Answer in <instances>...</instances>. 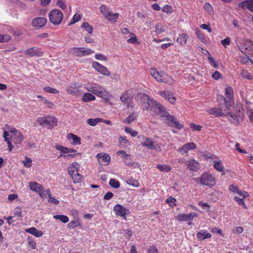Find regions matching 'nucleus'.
I'll return each mask as SVG.
<instances>
[{"mask_svg": "<svg viewBox=\"0 0 253 253\" xmlns=\"http://www.w3.org/2000/svg\"><path fill=\"white\" fill-rule=\"evenodd\" d=\"M139 96L142 101L147 103L149 106H152L157 109L158 110V114L169 126H174L179 130L183 128V126L177 121L176 119L166 112L164 106L158 102L151 99L149 96L144 93H140Z\"/></svg>", "mask_w": 253, "mask_h": 253, "instance_id": "obj_1", "label": "nucleus"}, {"mask_svg": "<svg viewBox=\"0 0 253 253\" xmlns=\"http://www.w3.org/2000/svg\"><path fill=\"white\" fill-rule=\"evenodd\" d=\"M151 76L158 82L163 83L169 85H172L175 83V80L170 75L164 71L159 72L155 68L150 69Z\"/></svg>", "mask_w": 253, "mask_h": 253, "instance_id": "obj_2", "label": "nucleus"}, {"mask_svg": "<svg viewBox=\"0 0 253 253\" xmlns=\"http://www.w3.org/2000/svg\"><path fill=\"white\" fill-rule=\"evenodd\" d=\"M2 130L3 132L6 130L9 134H11L9 137L15 144H20L24 140V136L20 131L11 126L5 124Z\"/></svg>", "mask_w": 253, "mask_h": 253, "instance_id": "obj_3", "label": "nucleus"}, {"mask_svg": "<svg viewBox=\"0 0 253 253\" xmlns=\"http://www.w3.org/2000/svg\"><path fill=\"white\" fill-rule=\"evenodd\" d=\"M194 180L198 184L210 187L214 186L216 184L215 177L209 172L203 173L200 177L195 178Z\"/></svg>", "mask_w": 253, "mask_h": 253, "instance_id": "obj_4", "label": "nucleus"}, {"mask_svg": "<svg viewBox=\"0 0 253 253\" xmlns=\"http://www.w3.org/2000/svg\"><path fill=\"white\" fill-rule=\"evenodd\" d=\"M50 22L54 26L59 25L63 19V14L59 9H54L48 14Z\"/></svg>", "mask_w": 253, "mask_h": 253, "instance_id": "obj_5", "label": "nucleus"}, {"mask_svg": "<svg viewBox=\"0 0 253 253\" xmlns=\"http://www.w3.org/2000/svg\"><path fill=\"white\" fill-rule=\"evenodd\" d=\"M70 54L78 57H82L90 55L94 51L90 48L82 47H74L70 48L69 50Z\"/></svg>", "mask_w": 253, "mask_h": 253, "instance_id": "obj_6", "label": "nucleus"}, {"mask_svg": "<svg viewBox=\"0 0 253 253\" xmlns=\"http://www.w3.org/2000/svg\"><path fill=\"white\" fill-rule=\"evenodd\" d=\"M37 122L41 126L46 125L50 129L57 125V119L53 116H48L43 117H39Z\"/></svg>", "mask_w": 253, "mask_h": 253, "instance_id": "obj_7", "label": "nucleus"}, {"mask_svg": "<svg viewBox=\"0 0 253 253\" xmlns=\"http://www.w3.org/2000/svg\"><path fill=\"white\" fill-rule=\"evenodd\" d=\"M55 148L57 150L60 151L61 153L68 154V155H66L61 154L59 155V157H63L64 158H65L66 157H70L72 158H74L76 156V155H79V153H76L77 151L73 148L65 147L60 145H56Z\"/></svg>", "mask_w": 253, "mask_h": 253, "instance_id": "obj_8", "label": "nucleus"}, {"mask_svg": "<svg viewBox=\"0 0 253 253\" xmlns=\"http://www.w3.org/2000/svg\"><path fill=\"white\" fill-rule=\"evenodd\" d=\"M139 138H142L145 140L142 142L141 144L143 147H146L148 149H155L157 151L161 150V147L156 143V142L152 140L151 138L145 137L143 135H139L138 137Z\"/></svg>", "mask_w": 253, "mask_h": 253, "instance_id": "obj_9", "label": "nucleus"}, {"mask_svg": "<svg viewBox=\"0 0 253 253\" xmlns=\"http://www.w3.org/2000/svg\"><path fill=\"white\" fill-rule=\"evenodd\" d=\"M133 98V92L131 90H127L122 93L120 96V99L125 105L128 107L131 104Z\"/></svg>", "mask_w": 253, "mask_h": 253, "instance_id": "obj_10", "label": "nucleus"}, {"mask_svg": "<svg viewBox=\"0 0 253 253\" xmlns=\"http://www.w3.org/2000/svg\"><path fill=\"white\" fill-rule=\"evenodd\" d=\"M225 96L226 99H224V103L228 110V106H231L232 104H234L233 90L230 86H227L226 87Z\"/></svg>", "mask_w": 253, "mask_h": 253, "instance_id": "obj_11", "label": "nucleus"}, {"mask_svg": "<svg viewBox=\"0 0 253 253\" xmlns=\"http://www.w3.org/2000/svg\"><path fill=\"white\" fill-rule=\"evenodd\" d=\"M114 211L116 215L123 217L125 220H126V215L130 213L128 209H126L120 204H117L114 206Z\"/></svg>", "mask_w": 253, "mask_h": 253, "instance_id": "obj_12", "label": "nucleus"}, {"mask_svg": "<svg viewBox=\"0 0 253 253\" xmlns=\"http://www.w3.org/2000/svg\"><path fill=\"white\" fill-rule=\"evenodd\" d=\"M230 106H228V110L226 108V105L224 107H214L210 109L208 112L209 114L214 115L217 117L224 116L226 115V112H227V111H230Z\"/></svg>", "mask_w": 253, "mask_h": 253, "instance_id": "obj_13", "label": "nucleus"}, {"mask_svg": "<svg viewBox=\"0 0 253 253\" xmlns=\"http://www.w3.org/2000/svg\"><path fill=\"white\" fill-rule=\"evenodd\" d=\"M197 148L196 144L193 142H188L179 147L177 151L182 155H188L189 151L195 150Z\"/></svg>", "mask_w": 253, "mask_h": 253, "instance_id": "obj_14", "label": "nucleus"}, {"mask_svg": "<svg viewBox=\"0 0 253 253\" xmlns=\"http://www.w3.org/2000/svg\"><path fill=\"white\" fill-rule=\"evenodd\" d=\"M81 85L78 83H75L73 84L69 85L66 87L67 92L70 95L78 96L81 94V89L79 88Z\"/></svg>", "mask_w": 253, "mask_h": 253, "instance_id": "obj_15", "label": "nucleus"}, {"mask_svg": "<svg viewBox=\"0 0 253 253\" xmlns=\"http://www.w3.org/2000/svg\"><path fill=\"white\" fill-rule=\"evenodd\" d=\"M92 67L100 74L105 76H109L111 74V73L109 70L107 69L106 67L103 66L99 63L94 61L92 64Z\"/></svg>", "mask_w": 253, "mask_h": 253, "instance_id": "obj_16", "label": "nucleus"}, {"mask_svg": "<svg viewBox=\"0 0 253 253\" xmlns=\"http://www.w3.org/2000/svg\"><path fill=\"white\" fill-rule=\"evenodd\" d=\"M30 189L38 193L41 197H43V187L42 185L35 181H31L28 183Z\"/></svg>", "mask_w": 253, "mask_h": 253, "instance_id": "obj_17", "label": "nucleus"}, {"mask_svg": "<svg viewBox=\"0 0 253 253\" xmlns=\"http://www.w3.org/2000/svg\"><path fill=\"white\" fill-rule=\"evenodd\" d=\"M198 214L196 212H191L186 214L185 213L178 214L177 216V219L180 221H191L194 217H198Z\"/></svg>", "mask_w": 253, "mask_h": 253, "instance_id": "obj_18", "label": "nucleus"}, {"mask_svg": "<svg viewBox=\"0 0 253 253\" xmlns=\"http://www.w3.org/2000/svg\"><path fill=\"white\" fill-rule=\"evenodd\" d=\"M25 53L31 57H40L43 55L42 51L38 47H33L28 49L25 51Z\"/></svg>", "mask_w": 253, "mask_h": 253, "instance_id": "obj_19", "label": "nucleus"}, {"mask_svg": "<svg viewBox=\"0 0 253 253\" xmlns=\"http://www.w3.org/2000/svg\"><path fill=\"white\" fill-rule=\"evenodd\" d=\"M159 94L163 97L169 101L171 103H175L176 101V98L174 97L173 93L171 91L165 90L160 91Z\"/></svg>", "mask_w": 253, "mask_h": 253, "instance_id": "obj_20", "label": "nucleus"}, {"mask_svg": "<svg viewBox=\"0 0 253 253\" xmlns=\"http://www.w3.org/2000/svg\"><path fill=\"white\" fill-rule=\"evenodd\" d=\"M96 95L104 100L106 102H109L110 99L112 97V95L111 93L103 87H102L100 91L98 92Z\"/></svg>", "mask_w": 253, "mask_h": 253, "instance_id": "obj_21", "label": "nucleus"}, {"mask_svg": "<svg viewBox=\"0 0 253 253\" xmlns=\"http://www.w3.org/2000/svg\"><path fill=\"white\" fill-rule=\"evenodd\" d=\"M96 157L98 161L102 165H107L109 164L111 161V157L105 153H100L97 154Z\"/></svg>", "mask_w": 253, "mask_h": 253, "instance_id": "obj_22", "label": "nucleus"}, {"mask_svg": "<svg viewBox=\"0 0 253 253\" xmlns=\"http://www.w3.org/2000/svg\"><path fill=\"white\" fill-rule=\"evenodd\" d=\"M186 166L190 170L197 171L200 168L199 163L195 159L187 160Z\"/></svg>", "mask_w": 253, "mask_h": 253, "instance_id": "obj_23", "label": "nucleus"}, {"mask_svg": "<svg viewBox=\"0 0 253 253\" xmlns=\"http://www.w3.org/2000/svg\"><path fill=\"white\" fill-rule=\"evenodd\" d=\"M103 86L95 83H89L86 84L85 88L89 92L93 94H97L98 92L102 88Z\"/></svg>", "mask_w": 253, "mask_h": 253, "instance_id": "obj_24", "label": "nucleus"}, {"mask_svg": "<svg viewBox=\"0 0 253 253\" xmlns=\"http://www.w3.org/2000/svg\"><path fill=\"white\" fill-rule=\"evenodd\" d=\"M238 7L242 9L247 8L253 13V0H245L238 4Z\"/></svg>", "mask_w": 253, "mask_h": 253, "instance_id": "obj_25", "label": "nucleus"}, {"mask_svg": "<svg viewBox=\"0 0 253 253\" xmlns=\"http://www.w3.org/2000/svg\"><path fill=\"white\" fill-rule=\"evenodd\" d=\"M226 115L228 121L230 123L233 124L235 126H237L240 124V121L238 117L234 113L231 112L229 111H227L226 112Z\"/></svg>", "mask_w": 253, "mask_h": 253, "instance_id": "obj_26", "label": "nucleus"}, {"mask_svg": "<svg viewBox=\"0 0 253 253\" xmlns=\"http://www.w3.org/2000/svg\"><path fill=\"white\" fill-rule=\"evenodd\" d=\"M46 19L43 17L35 18L32 21V25L36 28H40L44 26L46 23Z\"/></svg>", "mask_w": 253, "mask_h": 253, "instance_id": "obj_27", "label": "nucleus"}, {"mask_svg": "<svg viewBox=\"0 0 253 253\" xmlns=\"http://www.w3.org/2000/svg\"><path fill=\"white\" fill-rule=\"evenodd\" d=\"M196 237L199 241H203L211 237V234L206 230H201L196 234Z\"/></svg>", "mask_w": 253, "mask_h": 253, "instance_id": "obj_28", "label": "nucleus"}, {"mask_svg": "<svg viewBox=\"0 0 253 253\" xmlns=\"http://www.w3.org/2000/svg\"><path fill=\"white\" fill-rule=\"evenodd\" d=\"M10 134L8 133V132L6 130H4L3 134V137L4 138V141L7 144L8 150L10 152L12 151L13 149V145H12L11 142V138L9 137Z\"/></svg>", "mask_w": 253, "mask_h": 253, "instance_id": "obj_29", "label": "nucleus"}, {"mask_svg": "<svg viewBox=\"0 0 253 253\" xmlns=\"http://www.w3.org/2000/svg\"><path fill=\"white\" fill-rule=\"evenodd\" d=\"M79 164L77 162H73L68 167L67 171L70 175H72L75 173H77Z\"/></svg>", "mask_w": 253, "mask_h": 253, "instance_id": "obj_30", "label": "nucleus"}, {"mask_svg": "<svg viewBox=\"0 0 253 253\" xmlns=\"http://www.w3.org/2000/svg\"><path fill=\"white\" fill-rule=\"evenodd\" d=\"M68 140H72V144L74 145H80L81 143V139L77 135L74 134L72 133H69L67 136Z\"/></svg>", "mask_w": 253, "mask_h": 253, "instance_id": "obj_31", "label": "nucleus"}, {"mask_svg": "<svg viewBox=\"0 0 253 253\" xmlns=\"http://www.w3.org/2000/svg\"><path fill=\"white\" fill-rule=\"evenodd\" d=\"M95 99V96L90 92L85 93L82 97V100L84 102H87L94 101Z\"/></svg>", "mask_w": 253, "mask_h": 253, "instance_id": "obj_32", "label": "nucleus"}, {"mask_svg": "<svg viewBox=\"0 0 253 253\" xmlns=\"http://www.w3.org/2000/svg\"><path fill=\"white\" fill-rule=\"evenodd\" d=\"M119 17V14L118 13H114L111 11L109 12V14L106 15L105 18L108 19L109 21L116 22L117 19Z\"/></svg>", "mask_w": 253, "mask_h": 253, "instance_id": "obj_33", "label": "nucleus"}, {"mask_svg": "<svg viewBox=\"0 0 253 253\" xmlns=\"http://www.w3.org/2000/svg\"><path fill=\"white\" fill-rule=\"evenodd\" d=\"M188 39V35L186 34H181L179 35L176 40V42L181 45H185Z\"/></svg>", "mask_w": 253, "mask_h": 253, "instance_id": "obj_34", "label": "nucleus"}, {"mask_svg": "<svg viewBox=\"0 0 253 253\" xmlns=\"http://www.w3.org/2000/svg\"><path fill=\"white\" fill-rule=\"evenodd\" d=\"M81 226V221L79 219H76L72 220L67 224V227L69 229H74Z\"/></svg>", "mask_w": 253, "mask_h": 253, "instance_id": "obj_35", "label": "nucleus"}, {"mask_svg": "<svg viewBox=\"0 0 253 253\" xmlns=\"http://www.w3.org/2000/svg\"><path fill=\"white\" fill-rule=\"evenodd\" d=\"M103 121V119L100 118H94V119H89L87 121V123L91 126H94L98 123H102Z\"/></svg>", "mask_w": 253, "mask_h": 253, "instance_id": "obj_36", "label": "nucleus"}, {"mask_svg": "<svg viewBox=\"0 0 253 253\" xmlns=\"http://www.w3.org/2000/svg\"><path fill=\"white\" fill-rule=\"evenodd\" d=\"M157 168L162 172H168L171 170V168L169 165H157Z\"/></svg>", "mask_w": 253, "mask_h": 253, "instance_id": "obj_37", "label": "nucleus"}, {"mask_svg": "<svg viewBox=\"0 0 253 253\" xmlns=\"http://www.w3.org/2000/svg\"><path fill=\"white\" fill-rule=\"evenodd\" d=\"M53 218L59 220L64 223H67L69 220L68 217L65 215H55L53 216Z\"/></svg>", "mask_w": 253, "mask_h": 253, "instance_id": "obj_38", "label": "nucleus"}, {"mask_svg": "<svg viewBox=\"0 0 253 253\" xmlns=\"http://www.w3.org/2000/svg\"><path fill=\"white\" fill-rule=\"evenodd\" d=\"M70 176L72 177L74 183L80 182L83 178V176L79 174L78 171H77V173H75L74 174Z\"/></svg>", "mask_w": 253, "mask_h": 253, "instance_id": "obj_39", "label": "nucleus"}, {"mask_svg": "<svg viewBox=\"0 0 253 253\" xmlns=\"http://www.w3.org/2000/svg\"><path fill=\"white\" fill-rule=\"evenodd\" d=\"M213 168L219 172L224 171V167L221 161H215L214 162Z\"/></svg>", "mask_w": 253, "mask_h": 253, "instance_id": "obj_40", "label": "nucleus"}, {"mask_svg": "<svg viewBox=\"0 0 253 253\" xmlns=\"http://www.w3.org/2000/svg\"><path fill=\"white\" fill-rule=\"evenodd\" d=\"M81 27L83 29H84V30L88 34H92L93 28L87 22H84Z\"/></svg>", "mask_w": 253, "mask_h": 253, "instance_id": "obj_41", "label": "nucleus"}, {"mask_svg": "<svg viewBox=\"0 0 253 253\" xmlns=\"http://www.w3.org/2000/svg\"><path fill=\"white\" fill-rule=\"evenodd\" d=\"M100 10L104 17L111 11L110 8L105 4H102L100 7Z\"/></svg>", "mask_w": 253, "mask_h": 253, "instance_id": "obj_42", "label": "nucleus"}, {"mask_svg": "<svg viewBox=\"0 0 253 253\" xmlns=\"http://www.w3.org/2000/svg\"><path fill=\"white\" fill-rule=\"evenodd\" d=\"M109 184L111 187L117 189L120 186V182L116 179L111 178L110 179Z\"/></svg>", "mask_w": 253, "mask_h": 253, "instance_id": "obj_43", "label": "nucleus"}, {"mask_svg": "<svg viewBox=\"0 0 253 253\" xmlns=\"http://www.w3.org/2000/svg\"><path fill=\"white\" fill-rule=\"evenodd\" d=\"M46 193L48 194V201L52 204H54L55 205H58L59 204V201L55 199L54 197H52L50 193V190L49 189H47L46 190Z\"/></svg>", "mask_w": 253, "mask_h": 253, "instance_id": "obj_44", "label": "nucleus"}, {"mask_svg": "<svg viewBox=\"0 0 253 253\" xmlns=\"http://www.w3.org/2000/svg\"><path fill=\"white\" fill-rule=\"evenodd\" d=\"M137 118V116L135 113L129 115L125 120V122L128 124H131Z\"/></svg>", "mask_w": 253, "mask_h": 253, "instance_id": "obj_45", "label": "nucleus"}, {"mask_svg": "<svg viewBox=\"0 0 253 253\" xmlns=\"http://www.w3.org/2000/svg\"><path fill=\"white\" fill-rule=\"evenodd\" d=\"M241 75L244 79L248 80L253 79V76L247 70H243L241 73Z\"/></svg>", "mask_w": 253, "mask_h": 253, "instance_id": "obj_46", "label": "nucleus"}, {"mask_svg": "<svg viewBox=\"0 0 253 253\" xmlns=\"http://www.w3.org/2000/svg\"><path fill=\"white\" fill-rule=\"evenodd\" d=\"M126 183L134 187H139L140 186L139 182L137 180L129 179L127 180Z\"/></svg>", "mask_w": 253, "mask_h": 253, "instance_id": "obj_47", "label": "nucleus"}, {"mask_svg": "<svg viewBox=\"0 0 253 253\" xmlns=\"http://www.w3.org/2000/svg\"><path fill=\"white\" fill-rule=\"evenodd\" d=\"M130 36L131 38L127 40V42L133 44L136 43L137 42L138 39L135 34L133 33H130Z\"/></svg>", "mask_w": 253, "mask_h": 253, "instance_id": "obj_48", "label": "nucleus"}, {"mask_svg": "<svg viewBox=\"0 0 253 253\" xmlns=\"http://www.w3.org/2000/svg\"><path fill=\"white\" fill-rule=\"evenodd\" d=\"M204 8L205 9V10L209 13V14H213V8L210 3L206 2L204 4Z\"/></svg>", "mask_w": 253, "mask_h": 253, "instance_id": "obj_49", "label": "nucleus"}, {"mask_svg": "<svg viewBox=\"0 0 253 253\" xmlns=\"http://www.w3.org/2000/svg\"><path fill=\"white\" fill-rule=\"evenodd\" d=\"M11 40V37L8 34H0V43L8 42Z\"/></svg>", "mask_w": 253, "mask_h": 253, "instance_id": "obj_50", "label": "nucleus"}, {"mask_svg": "<svg viewBox=\"0 0 253 253\" xmlns=\"http://www.w3.org/2000/svg\"><path fill=\"white\" fill-rule=\"evenodd\" d=\"M162 11L168 14H170L173 11L172 7L168 4L165 5L162 8Z\"/></svg>", "mask_w": 253, "mask_h": 253, "instance_id": "obj_51", "label": "nucleus"}, {"mask_svg": "<svg viewBox=\"0 0 253 253\" xmlns=\"http://www.w3.org/2000/svg\"><path fill=\"white\" fill-rule=\"evenodd\" d=\"M43 90L49 93L57 94L59 92V90L55 88H52L50 86H46L43 87Z\"/></svg>", "mask_w": 253, "mask_h": 253, "instance_id": "obj_52", "label": "nucleus"}, {"mask_svg": "<svg viewBox=\"0 0 253 253\" xmlns=\"http://www.w3.org/2000/svg\"><path fill=\"white\" fill-rule=\"evenodd\" d=\"M27 242L29 245L32 249H35L36 248V242L32 237H28L27 239Z\"/></svg>", "mask_w": 253, "mask_h": 253, "instance_id": "obj_53", "label": "nucleus"}, {"mask_svg": "<svg viewBox=\"0 0 253 253\" xmlns=\"http://www.w3.org/2000/svg\"><path fill=\"white\" fill-rule=\"evenodd\" d=\"M125 131L127 133H129L132 137H135L138 134L137 131L133 130L131 128L128 127H125Z\"/></svg>", "mask_w": 253, "mask_h": 253, "instance_id": "obj_54", "label": "nucleus"}, {"mask_svg": "<svg viewBox=\"0 0 253 253\" xmlns=\"http://www.w3.org/2000/svg\"><path fill=\"white\" fill-rule=\"evenodd\" d=\"M25 160L23 161L24 166L26 168H30L32 167V161L31 158L26 157Z\"/></svg>", "mask_w": 253, "mask_h": 253, "instance_id": "obj_55", "label": "nucleus"}, {"mask_svg": "<svg viewBox=\"0 0 253 253\" xmlns=\"http://www.w3.org/2000/svg\"><path fill=\"white\" fill-rule=\"evenodd\" d=\"M166 202L169 204L171 207L175 206L176 205V199L172 196H170L166 200Z\"/></svg>", "mask_w": 253, "mask_h": 253, "instance_id": "obj_56", "label": "nucleus"}, {"mask_svg": "<svg viewBox=\"0 0 253 253\" xmlns=\"http://www.w3.org/2000/svg\"><path fill=\"white\" fill-rule=\"evenodd\" d=\"M13 213L14 215H16L18 217H21L22 215V212L21 208L19 207H16L13 211Z\"/></svg>", "mask_w": 253, "mask_h": 253, "instance_id": "obj_57", "label": "nucleus"}, {"mask_svg": "<svg viewBox=\"0 0 253 253\" xmlns=\"http://www.w3.org/2000/svg\"><path fill=\"white\" fill-rule=\"evenodd\" d=\"M155 30L157 35L161 34L165 31V28L161 25H157L155 27Z\"/></svg>", "mask_w": 253, "mask_h": 253, "instance_id": "obj_58", "label": "nucleus"}, {"mask_svg": "<svg viewBox=\"0 0 253 253\" xmlns=\"http://www.w3.org/2000/svg\"><path fill=\"white\" fill-rule=\"evenodd\" d=\"M146 253H159V252L157 248L155 246L152 245L148 248Z\"/></svg>", "mask_w": 253, "mask_h": 253, "instance_id": "obj_59", "label": "nucleus"}, {"mask_svg": "<svg viewBox=\"0 0 253 253\" xmlns=\"http://www.w3.org/2000/svg\"><path fill=\"white\" fill-rule=\"evenodd\" d=\"M95 58L97 60L101 61H107V58L106 56L101 53H97L95 55Z\"/></svg>", "mask_w": 253, "mask_h": 253, "instance_id": "obj_60", "label": "nucleus"}, {"mask_svg": "<svg viewBox=\"0 0 253 253\" xmlns=\"http://www.w3.org/2000/svg\"><path fill=\"white\" fill-rule=\"evenodd\" d=\"M118 140L120 144L122 145H126L129 143V141L126 139V137L120 136Z\"/></svg>", "mask_w": 253, "mask_h": 253, "instance_id": "obj_61", "label": "nucleus"}, {"mask_svg": "<svg viewBox=\"0 0 253 253\" xmlns=\"http://www.w3.org/2000/svg\"><path fill=\"white\" fill-rule=\"evenodd\" d=\"M190 127L193 131H200L202 129V126L201 125H196L194 123L190 124Z\"/></svg>", "mask_w": 253, "mask_h": 253, "instance_id": "obj_62", "label": "nucleus"}, {"mask_svg": "<svg viewBox=\"0 0 253 253\" xmlns=\"http://www.w3.org/2000/svg\"><path fill=\"white\" fill-rule=\"evenodd\" d=\"M198 205L201 206L203 209H206L208 208V211H210V206L208 203L200 201L198 202Z\"/></svg>", "mask_w": 253, "mask_h": 253, "instance_id": "obj_63", "label": "nucleus"}, {"mask_svg": "<svg viewBox=\"0 0 253 253\" xmlns=\"http://www.w3.org/2000/svg\"><path fill=\"white\" fill-rule=\"evenodd\" d=\"M231 39L229 37H226L224 40L221 41V43L224 46H225L227 45H229L230 44Z\"/></svg>", "mask_w": 253, "mask_h": 253, "instance_id": "obj_64", "label": "nucleus"}]
</instances>
